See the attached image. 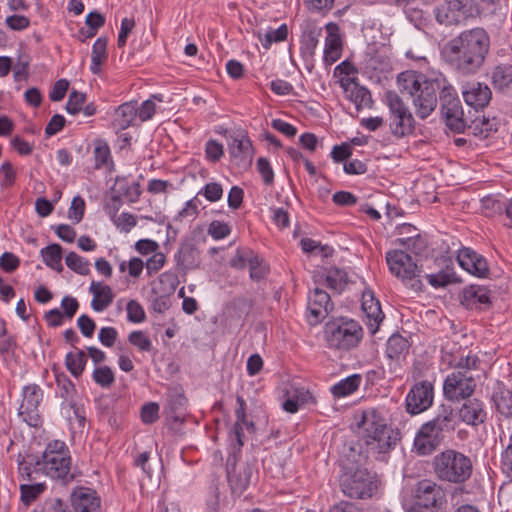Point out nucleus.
<instances>
[{
	"label": "nucleus",
	"mask_w": 512,
	"mask_h": 512,
	"mask_svg": "<svg viewBox=\"0 0 512 512\" xmlns=\"http://www.w3.org/2000/svg\"><path fill=\"white\" fill-rule=\"evenodd\" d=\"M95 169H101L109 164L113 165L109 145L104 140H96L94 147Z\"/></svg>",
	"instance_id": "nucleus-43"
},
{
	"label": "nucleus",
	"mask_w": 512,
	"mask_h": 512,
	"mask_svg": "<svg viewBox=\"0 0 512 512\" xmlns=\"http://www.w3.org/2000/svg\"><path fill=\"white\" fill-rule=\"evenodd\" d=\"M207 233L214 240H221L230 235L231 227L226 222L213 220L208 226Z\"/></svg>",
	"instance_id": "nucleus-56"
},
{
	"label": "nucleus",
	"mask_w": 512,
	"mask_h": 512,
	"mask_svg": "<svg viewBox=\"0 0 512 512\" xmlns=\"http://www.w3.org/2000/svg\"><path fill=\"white\" fill-rule=\"evenodd\" d=\"M159 283L164 286L165 292L172 294L179 284V279L175 272L167 271L159 276Z\"/></svg>",
	"instance_id": "nucleus-63"
},
{
	"label": "nucleus",
	"mask_w": 512,
	"mask_h": 512,
	"mask_svg": "<svg viewBox=\"0 0 512 512\" xmlns=\"http://www.w3.org/2000/svg\"><path fill=\"white\" fill-rule=\"evenodd\" d=\"M460 303L469 310H483L491 304L489 291L480 285L465 287L460 294Z\"/></svg>",
	"instance_id": "nucleus-23"
},
{
	"label": "nucleus",
	"mask_w": 512,
	"mask_h": 512,
	"mask_svg": "<svg viewBox=\"0 0 512 512\" xmlns=\"http://www.w3.org/2000/svg\"><path fill=\"white\" fill-rule=\"evenodd\" d=\"M115 186L116 190L119 192L118 195L127 197L130 202H136L141 195L140 184L138 182H133L129 185L125 178H117Z\"/></svg>",
	"instance_id": "nucleus-46"
},
{
	"label": "nucleus",
	"mask_w": 512,
	"mask_h": 512,
	"mask_svg": "<svg viewBox=\"0 0 512 512\" xmlns=\"http://www.w3.org/2000/svg\"><path fill=\"white\" fill-rule=\"evenodd\" d=\"M457 416L450 406L442 405L438 414L424 423L418 430L414 447L420 455H430L440 446L446 434L455 431L458 425Z\"/></svg>",
	"instance_id": "nucleus-6"
},
{
	"label": "nucleus",
	"mask_w": 512,
	"mask_h": 512,
	"mask_svg": "<svg viewBox=\"0 0 512 512\" xmlns=\"http://www.w3.org/2000/svg\"><path fill=\"white\" fill-rule=\"evenodd\" d=\"M229 151L231 157L237 161L238 165L251 163L254 149L248 134L244 131H238L231 136Z\"/></svg>",
	"instance_id": "nucleus-22"
},
{
	"label": "nucleus",
	"mask_w": 512,
	"mask_h": 512,
	"mask_svg": "<svg viewBox=\"0 0 512 512\" xmlns=\"http://www.w3.org/2000/svg\"><path fill=\"white\" fill-rule=\"evenodd\" d=\"M128 341L131 345L137 347L142 352H149L152 350V342L143 331H132L128 335Z\"/></svg>",
	"instance_id": "nucleus-53"
},
{
	"label": "nucleus",
	"mask_w": 512,
	"mask_h": 512,
	"mask_svg": "<svg viewBox=\"0 0 512 512\" xmlns=\"http://www.w3.org/2000/svg\"><path fill=\"white\" fill-rule=\"evenodd\" d=\"M457 261L464 270L476 277L485 278L489 274L486 259L471 248L459 250Z\"/></svg>",
	"instance_id": "nucleus-21"
},
{
	"label": "nucleus",
	"mask_w": 512,
	"mask_h": 512,
	"mask_svg": "<svg viewBox=\"0 0 512 512\" xmlns=\"http://www.w3.org/2000/svg\"><path fill=\"white\" fill-rule=\"evenodd\" d=\"M85 211V201L82 197L76 196L73 198L71 202V206L69 208L68 216L75 223H79L84 216Z\"/></svg>",
	"instance_id": "nucleus-62"
},
{
	"label": "nucleus",
	"mask_w": 512,
	"mask_h": 512,
	"mask_svg": "<svg viewBox=\"0 0 512 512\" xmlns=\"http://www.w3.org/2000/svg\"><path fill=\"white\" fill-rule=\"evenodd\" d=\"M500 468L507 477L512 478V437H510L509 444L501 453Z\"/></svg>",
	"instance_id": "nucleus-64"
},
{
	"label": "nucleus",
	"mask_w": 512,
	"mask_h": 512,
	"mask_svg": "<svg viewBox=\"0 0 512 512\" xmlns=\"http://www.w3.org/2000/svg\"><path fill=\"white\" fill-rule=\"evenodd\" d=\"M438 100L446 126L455 133L465 132L467 119L464 117L461 101L455 88L447 79L446 83H443Z\"/></svg>",
	"instance_id": "nucleus-11"
},
{
	"label": "nucleus",
	"mask_w": 512,
	"mask_h": 512,
	"mask_svg": "<svg viewBox=\"0 0 512 512\" xmlns=\"http://www.w3.org/2000/svg\"><path fill=\"white\" fill-rule=\"evenodd\" d=\"M363 312L365 313L368 319L366 325L370 333L375 334L379 329L380 323L383 321L385 317L384 313L381 310V305H366V307H363Z\"/></svg>",
	"instance_id": "nucleus-44"
},
{
	"label": "nucleus",
	"mask_w": 512,
	"mask_h": 512,
	"mask_svg": "<svg viewBox=\"0 0 512 512\" xmlns=\"http://www.w3.org/2000/svg\"><path fill=\"white\" fill-rule=\"evenodd\" d=\"M385 259L389 271L407 287L416 292L423 290V283L419 279L421 270L411 255L402 249H394L386 252Z\"/></svg>",
	"instance_id": "nucleus-10"
},
{
	"label": "nucleus",
	"mask_w": 512,
	"mask_h": 512,
	"mask_svg": "<svg viewBox=\"0 0 512 512\" xmlns=\"http://www.w3.org/2000/svg\"><path fill=\"white\" fill-rule=\"evenodd\" d=\"M0 174L2 178L0 180V187L3 189H9L16 183L17 173L10 161H5L0 166Z\"/></svg>",
	"instance_id": "nucleus-50"
},
{
	"label": "nucleus",
	"mask_w": 512,
	"mask_h": 512,
	"mask_svg": "<svg viewBox=\"0 0 512 512\" xmlns=\"http://www.w3.org/2000/svg\"><path fill=\"white\" fill-rule=\"evenodd\" d=\"M432 466L438 480L458 485L466 482L473 471L471 459L454 449H447L437 454Z\"/></svg>",
	"instance_id": "nucleus-7"
},
{
	"label": "nucleus",
	"mask_w": 512,
	"mask_h": 512,
	"mask_svg": "<svg viewBox=\"0 0 512 512\" xmlns=\"http://www.w3.org/2000/svg\"><path fill=\"white\" fill-rule=\"evenodd\" d=\"M428 283L434 288L446 287L449 284L460 282V279L456 276L453 268L446 266L438 273L425 274L424 276Z\"/></svg>",
	"instance_id": "nucleus-37"
},
{
	"label": "nucleus",
	"mask_w": 512,
	"mask_h": 512,
	"mask_svg": "<svg viewBox=\"0 0 512 512\" xmlns=\"http://www.w3.org/2000/svg\"><path fill=\"white\" fill-rule=\"evenodd\" d=\"M288 27L286 24L280 25L275 30L267 31L264 35V39L260 38L262 45L267 49L272 43L282 42L287 39Z\"/></svg>",
	"instance_id": "nucleus-51"
},
{
	"label": "nucleus",
	"mask_w": 512,
	"mask_h": 512,
	"mask_svg": "<svg viewBox=\"0 0 512 512\" xmlns=\"http://www.w3.org/2000/svg\"><path fill=\"white\" fill-rule=\"evenodd\" d=\"M324 336L330 349L349 351L359 345L363 329L353 319L339 318L325 324Z\"/></svg>",
	"instance_id": "nucleus-9"
},
{
	"label": "nucleus",
	"mask_w": 512,
	"mask_h": 512,
	"mask_svg": "<svg viewBox=\"0 0 512 512\" xmlns=\"http://www.w3.org/2000/svg\"><path fill=\"white\" fill-rule=\"evenodd\" d=\"M126 310L127 319L132 323H141L146 318L143 307L136 300H130L127 303Z\"/></svg>",
	"instance_id": "nucleus-59"
},
{
	"label": "nucleus",
	"mask_w": 512,
	"mask_h": 512,
	"mask_svg": "<svg viewBox=\"0 0 512 512\" xmlns=\"http://www.w3.org/2000/svg\"><path fill=\"white\" fill-rule=\"evenodd\" d=\"M390 111L389 128L393 136L400 139L413 133L415 120L402 98L394 91L386 92Z\"/></svg>",
	"instance_id": "nucleus-12"
},
{
	"label": "nucleus",
	"mask_w": 512,
	"mask_h": 512,
	"mask_svg": "<svg viewBox=\"0 0 512 512\" xmlns=\"http://www.w3.org/2000/svg\"><path fill=\"white\" fill-rule=\"evenodd\" d=\"M65 263L68 268L80 275H88L90 273V262L88 259L78 255L75 252H69L65 257Z\"/></svg>",
	"instance_id": "nucleus-45"
},
{
	"label": "nucleus",
	"mask_w": 512,
	"mask_h": 512,
	"mask_svg": "<svg viewBox=\"0 0 512 512\" xmlns=\"http://www.w3.org/2000/svg\"><path fill=\"white\" fill-rule=\"evenodd\" d=\"M40 254L46 266L52 270L57 271L58 273L63 271L64 268L61 263L63 249L61 245L57 243L50 244L42 248Z\"/></svg>",
	"instance_id": "nucleus-35"
},
{
	"label": "nucleus",
	"mask_w": 512,
	"mask_h": 512,
	"mask_svg": "<svg viewBox=\"0 0 512 512\" xmlns=\"http://www.w3.org/2000/svg\"><path fill=\"white\" fill-rule=\"evenodd\" d=\"M54 372L57 386L56 395L63 400L62 407H73L77 395L74 383L64 372H58L55 369Z\"/></svg>",
	"instance_id": "nucleus-27"
},
{
	"label": "nucleus",
	"mask_w": 512,
	"mask_h": 512,
	"mask_svg": "<svg viewBox=\"0 0 512 512\" xmlns=\"http://www.w3.org/2000/svg\"><path fill=\"white\" fill-rule=\"evenodd\" d=\"M178 271L196 269L201 263L200 251L193 238H185L180 242L179 249L174 256Z\"/></svg>",
	"instance_id": "nucleus-20"
},
{
	"label": "nucleus",
	"mask_w": 512,
	"mask_h": 512,
	"mask_svg": "<svg viewBox=\"0 0 512 512\" xmlns=\"http://www.w3.org/2000/svg\"><path fill=\"white\" fill-rule=\"evenodd\" d=\"M107 44L106 37H99L92 46L90 71L94 75L100 74L102 65L108 59Z\"/></svg>",
	"instance_id": "nucleus-33"
},
{
	"label": "nucleus",
	"mask_w": 512,
	"mask_h": 512,
	"mask_svg": "<svg viewBox=\"0 0 512 512\" xmlns=\"http://www.w3.org/2000/svg\"><path fill=\"white\" fill-rule=\"evenodd\" d=\"M317 44L318 38L317 34L314 31H310L307 34H305L301 41L300 47L301 55L303 56V58H312L314 56Z\"/></svg>",
	"instance_id": "nucleus-54"
},
{
	"label": "nucleus",
	"mask_w": 512,
	"mask_h": 512,
	"mask_svg": "<svg viewBox=\"0 0 512 512\" xmlns=\"http://www.w3.org/2000/svg\"><path fill=\"white\" fill-rule=\"evenodd\" d=\"M92 378L96 384L102 388H109L115 382V376L109 366L96 367L93 371Z\"/></svg>",
	"instance_id": "nucleus-49"
},
{
	"label": "nucleus",
	"mask_w": 512,
	"mask_h": 512,
	"mask_svg": "<svg viewBox=\"0 0 512 512\" xmlns=\"http://www.w3.org/2000/svg\"><path fill=\"white\" fill-rule=\"evenodd\" d=\"M341 40L337 35H329L326 38L323 60L326 65H332L341 56Z\"/></svg>",
	"instance_id": "nucleus-42"
},
{
	"label": "nucleus",
	"mask_w": 512,
	"mask_h": 512,
	"mask_svg": "<svg viewBox=\"0 0 512 512\" xmlns=\"http://www.w3.org/2000/svg\"><path fill=\"white\" fill-rule=\"evenodd\" d=\"M461 401L462 404L456 413L458 421L473 428H478L487 422L488 411L482 399L470 396Z\"/></svg>",
	"instance_id": "nucleus-17"
},
{
	"label": "nucleus",
	"mask_w": 512,
	"mask_h": 512,
	"mask_svg": "<svg viewBox=\"0 0 512 512\" xmlns=\"http://www.w3.org/2000/svg\"><path fill=\"white\" fill-rule=\"evenodd\" d=\"M45 489L46 486L43 483L22 484L20 486L21 501L28 506L34 502Z\"/></svg>",
	"instance_id": "nucleus-48"
},
{
	"label": "nucleus",
	"mask_w": 512,
	"mask_h": 512,
	"mask_svg": "<svg viewBox=\"0 0 512 512\" xmlns=\"http://www.w3.org/2000/svg\"><path fill=\"white\" fill-rule=\"evenodd\" d=\"M443 83H446V77L441 73L427 76L422 72L407 70L397 76L400 93L412 99L416 115L421 119H426L436 109Z\"/></svg>",
	"instance_id": "nucleus-3"
},
{
	"label": "nucleus",
	"mask_w": 512,
	"mask_h": 512,
	"mask_svg": "<svg viewBox=\"0 0 512 512\" xmlns=\"http://www.w3.org/2000/svg\"><path fill=\"white\" fill-rule=\"evenodd\" d=\"M188 399L183 392L174 390L168 394L165 413L173 423L183 424L185 422Z\"/></svg>",
	"instance_id": "nucleus-24"
},
{
	"label": "nucleus",
	"mask_w": 512,
	"mask_h": 512,
	"mask_svg": "<svg viewBox=\"0 0 512 512\" xmlns=\"http://www.w3.org/2000/svg\"><path fill=\"white\" fill-rule=\"evenodd\" d=\"M410 344L408 340L400 334H393L387 341L386 355L389 359H404L409 353Z\"/></svg>",
	"instance_id": "nucleus-34"
},
{
	"label": "nucleus",
	"mask_w": 512,
	"mask_h": 512,
	"mask_svg": "<svg viewBox=\"0 0 512 512\" xmlns=\"http://www.w3.org/2000/svg\"><path fill=\"white\" fill-rule=\"evenodd\" d=\"M86 102V94L73 90L66 103V111L71 115H76L82 110V106Z\"/></svg>",
	"instance_id": "nucleus-55"
},
{
	"label": "nucleus",
	"mask_w": 512,
	"mask_h": 512,
	"mask_svg": "<svg viewBox=\"0 0 512 512\" xmlns=\"http://www.w3.org/2000/svg\"><path fill=\"white\" fill-rule=\"evenodd\" d=\"M395 243L416 255L423 253L428 246L426 238L419 233L407 238H398Z\"/></svg>",
	"instance_id": "nucleus-41"
},
{
	"label": "nucleus",
	"mask_w": 512,
	"mask_h": 512,
	"mask_svg": "<svg viewBox=\"0 0 512 512\" xmlns=\"http://www.w3.org/2000/svg\"><path fill=\"white\" fill-rule=\"evenodd\" d=\"M43 396V390L37 384H29L22 389L19 416L31 427H39L42 424L39 406L43 401Z\"/></svg>",
	"instance_id": "nucleus-14"
},
{
	"label": "nucleus",
	"mask_w": 512,
	"mask_h": 512,
	"mask_svg": "<svg viewBox=\"0 0 512 512\" xmlns=\"http://www.w3.org/2000/svg\"><path fill=\"white\" fill-rule=\"evenodd\" d=\"M491 84L497 91L504 92L512 88V65L499 64L491 71Z\"/></svg>",
	"instance_id": "nucleus-31"
},
{
	"label": "nucleus",
	"mask_w": 512,
	"mask_h": 512,
	"mask_svg": "<svg viewBox=\"0 0 512 512\" xmlns=\"http://www.w3.org/2000/svg\"><path fill=\"white\" fill-rule=\"evenodd\" d=\"M358 428L362 429V440L367 452L388 454L395 449L401 439L398 429L388 425L383 412L377 408H367L355 416Z\"/></svg>",
	"instance_id": "nucleus-5"
},
{
	"label": "nucleus",
	"mask_w": 512,
	"mask_h": 512,
	"mask_svg": "<svg viewBox=\"0 0 512 512\" xmlns=\"http://www.w3.org/2000/svg\"><path fill=\"white\" fill-rule=\"evenodd\" d=\"M490 50V36L482 27L462 31L442 50L445 62L461 75H473L484 65Z\"/></svg>",
	"instance_id": "nucleus-1"
},
{
	"label": "nucleus",
	"mask_w": 512,
	"mask_h": 512,
	"mask_svg": "<svg viewBox=\"0 0 512 512\" xmlns=\"http://www.w3.org/2000/svg\"><path fill=\"white\" fill-rule=\"evenodd\" d=\"M491 401L499 414L505 418L512 417V391L503 382L494 384Z\"/></svg>",
	"instance_id": "nucleus-26"
},
{
	"label": "nucleus",
	"mask_w": 512,
	"mask_h": 512,
	"mask_svg": "<svg viewBox=\"0 0 512 512\" xmlns=\"http://www.w3.org/2000/svg\"><path fill=\"white\" fill-rule=\"evenodd\" d=\"M159 404L156 402H148L141 408L140 416L144 424H153L159 419Z\"/></svg>",
	"instance_id": "nucleus-58"
},
{
	"label": "nucleus",
	"mask_w": 512,
	"mask_h": 512,
	"mask_svg": "<svg viewBox=\"0 0 512 512\" xmlns=\"http://www.w3.org/2000/svg\"><path fill=\"white\" fill-rule=\"evenodd\" d=\"M361 382L362 376L360 374H352L331 386L330 392L334 398H344L356 392Z\"/></svg>",
	"instance_id": "nucleus-32"
},
{
	"label": "nucleus",
	"mask_w": 512,
	"mask_h": 512,
	"mask_svg": "<svg viewBox=\"0 0 512 512\" xmlns=\"http://www.w3.org/2000/svg\"><path fill=\"white\" fill-rule=\"evenodd\" d=\"M412 503L405 505V512H445V489L431 479L419 480L413 487Z\"/></svg>",
	"instance_id": "nucleus-8"
},
{
	"label": "nucleus",
	"mask_w": 512,
	"mask_h": 512,
	"mask_svg": "<svg viewBox=\"0 0 512 512\" xmlns=\"http://www.w3.org/2000/svg\"><path fill=\"white\" fill-rule=\"evenodd\" d=\"M137 102H125L115 110L113 126L118 130H125L130 127L137 116Z\"/></svg>",
	"instance_id": "nucleus-30"
},
{
	"label": "nucleus",
	"mask_w": 512,
	"mask_h": 512,
	"mask_svg": "<svg viewBox=\"0 0 512 512\" xmlns=\"http://www.w3.org/2000/svg\"><path fill=\"white\" fill-rule=\"evenodd\" d=\"M480 359L476 355H467L466 357H460L454 366V371H468L473 373V370L478 369Z\"/></svg>",
	"instance_id": "nucleus-60"
},
{
	"label": "nucleus",
	"mask_w": 512,
	"mask_h": 512,
	"mask_svg": "<svg viewBox=\"0 0 512 512\" xmlns=\"http://www.w3.org/2000/svg\"><path fill=\"white\" fill-rule=\"evenodd\" d=\"M86 364L87 356L83 350L75 347V352H69L66 354V368L75 378H79L82 375Z\"/></svg>",
	"instance_id": "nucleus-36"
},
{
	"label": "nucleus",
	"mask_w": 512,
	"mask_h": 512,
	"mask_svg": "<svg viewBox=\"0 0 512 512\" xmlns=\"http://www.w3.org/2000/svg\"><path fill=\"white\" fill-rule=\"evenodd\" d=\"M348 283L347 273L340 268H330L325 276V284L328 288L341 292Z\"/></svg>",
	"instance_id": "nucleus-40"
},
{
	"label": "nucleus",
	"mask_w": 512,
	"mask_h": 512,
	"mask_svg": "<svg viewBox=\"0 0 512 512\" xmlns=\"http://www.w3.org/2000/svg\"><path fill=\"white\" fill-rule=\"evenodd\" d=\"M89 291L93 294L91 306L97 312L105 310L113 302L114 294L108 285L92 281Z\"/></svg>",
	"instance_id": "nucleus-29"
},
{
	"label": "nucleus",
	"mask_w": 512,
	"mask_h": 512,
	"mask_svg": "<svg viewBox=\"0 0 512 512\" xmlns=\"http://www.w3.org/2000/svg\"><path fill=\"white\" fill-rule=\"evenodd\" d=\"M256 168L262 177L263 183L271 186L274 183V171L269 160L265 157H259L256 162Z\"/></svg>",
	"instance_id": "nucleus-57"
},
{
	"label": "nucleus",
	"mask_w": 512,
	"mask_h": 512,
	"mask_svg": "<svg viewBox=\"0 0 512 512\" xmlns=\"http://www.w3.org/2000/svg\"><path fill=\"white\" fill-rule=\"evenodd\" d=\"M258 254L248 247L238 248L234 257L230 260V266L242 270L250 265Z\"/></svg>",
	"instance_id": "nucleus-47"
},
{
	"label": "nucleus",
	"mask_w": 512,
	"mask_h": 512,
	"mask_svg": "<svg viewBox=\"0 0 512 512\" xmlns=\"http://www.w3.org/2000/svg\"><path fill=\"white\" fill-rule=\"evenodd\" d=\"M491 97L492 92L488 85L480 82L472 83L463 91V98L466 104L475 108L476 111L485 108L489 104Z\"/></svg>",
	"instance_id": "nucleus-25"
},
{
	"label": "nucleus",
	"mask_w": 512,
	"mask_h": 512,
	"mask_svg": "<svg viewBox=\"0 0 512 512\" xmlns=\"http://www.w3.org/2000/svg\"><path fill=\"white\" fill-rule=\"evenodd\" d=\"M477 387L476 378L468 371H453L448 374L443 382V395L450 402L473 396Z\"/></svg>",
	"instance_id": "nucleus-13"
},
{
	"label": "nucleus",
	"mask_w": 512,
	"mask_h": 512,
	"mask_svg": "<svg viewBox=\"0 0 512 512\" xmlns=\"http://www.w3.org/2000/svg\"><path fill=\"white\" fill-rule=\"evenodd\" d=\"M437 22L446 26L458 25L473 14L472 0H447L434 9Z\"/></svg>",
	"instance_id": "nucleus-15"
},
{
	"label": "nucleus",
	"mask_w": 512,
	"mask_h": 512,
	"mask_svg": "<svg viewBox=\"0 0 512 512\" xmlns=\"http://www.w3.org/2000/svg\"><path fill=\"white\" fill-rule=\"evenodd\" d=\"M18 470L23 479L34 481L37 475L44 474L52 479L61 480L64 484L75 479L71 473V456L65 442L54 440L47 444L42 455L33 453L18 454Z\"/></svg>",
	"instance_id": "nucleus-2"
},
{
	"label": "nucleus",
	"mask_w": 512,
	"mask_h": 512,
	"mask_svg": "<svg viewBox=\"0 0 512 512\" xmlns=\"http://www.w3.org/2000/svg\"><path fill=\"white\" fill-rule=\"evenodd\" d=\"M249 272L251 280L259 282L266 278L269 273V267L263 262V259L257 255L249 265Z\"/></svg>",
	"instance_id": "nucleus-52"
},
{
	"label": "nucleus",
	"mask_w": 512,
	"mask_h": 512,
	"mask_svg": "<svg viewBox=\"0 0 512 512\" xmlns=\"http://www.w3.org/2000/svg\"><path fill=\"white\" fill-rule=\"evenodd\" d=\"M466 129L474 136L486 139L490 136L491 132L497 131V124L483 117L482 119L472 120L470 124L467 123Z\"/></svg>",
	"instance_id": "nucleus-38"
},
{
	"label": "nucleus",
	"mask_w": 512,
	"mask_h": 512,
	"mask_svg": "<svg viewBox=\"0 0 512 512\" xmlns=\"http://www.w3.org/2000/svg\"><path fill=\"white\" fill-rule=\"evenodd\" d=\"M251 476L252 467L248 463L240 466L238 470L236 467L227 469L228 482L234 492L245 491L250 485Z\"/></svg>",
	"instance_id": "nucleus-28"
},
{
	"label": "nucleus",
	"mask_w": 512,
	"mask_h": 512,
	"mask_svg": "<svg viewBox=\"0 0 512 512\" xmlns=\"http://www.w3.org/2000/svg\"><path fill=\"white\" fill-rule=\"evenodd\" d=\"M334 308L330 295L323 289L315 288L309 295L308 321L311 325L321 323Z\"/></svg>",
	"instance_id": "nucleus-19"
},
{
	"label": "nucleus",
	"mask_w": 512,
	"mask_h": 512,
	"mask_svg": "<svg viewBox=\"0 0 512 512\" xmlns=\"http://www.w3.org/2000/svg\"><path fill=\"white\" fill-rule=\"evenodd\" d=\"M349 99L355 104L357 111H360L363 107L370 108L373 103L370 91L366 87L359 85L358 82L354 83V86L351 88Z\"/></svg>",
	"instance_id": "nucleus-39"
},
{
	"label": "nucleus",
	"mask_w": 512,
	"mask_h": 512,
	"mask_svg": "<svg viewBox=\"0 0 512 512\" xmlns=\"http://www.w3.org/2000/svg\"><path fill=\"white\" fill-rule=\"evenodd\" d=\"M366 458L360 444L351 446L346 454L347 463L343 465L339 486L342 493L351 499H369L378 489L377 475L361 466Z\"/></svg>",
	"instance_id": "nucleus-4"
},
{
	"label": "nucleus",
	"mask_w": 512,
	"mask_h": 512,
	"mask_svg": "<svg viewBox=\"0 0 512 512\" xmlns=\"http://www.w3.org/2000/svg\"><path fill=\"white\" fill-rule=\"evenodd\" d=\"M204 195V197L210 202H216L222 198L223 188L221 184L216 182L207 183L198 195Z\"/></svg>",
	"instance_id": "nucleus-61"
},
{
	"label": "nucleus",
	"mask_w": 512,
	"mask_h": 512,
	"mask_svg": "<svg viewBox=\"0 0 512 512\" xmlns=\"http://www.w3.org/2000/svg\"><path fill=\"white\" fill-rule=\"evenodd\" d=\"M434 387L429 381L415 383L408 392L405 405L406 411L411 415L420 414L432 406Z\"/></svg>",
	"instance_id": "nucleus-16"
},
{
	"label": "nucleus",
	"mask_w": 512,
	"mask_h": 512,
	"mask_svg": "<svg viewBox=\"0 0 512 512\" xmlns=\"http://www.w3.org/2000/svg\"><path fill=\"white\" fill-rule=\"evenodd\" d=\"M69 500L73 512H102L101 497L95 489L90 487H74Z\"/></svg>",
	"instance_id": "nucleus-18"
}]
</instances>
